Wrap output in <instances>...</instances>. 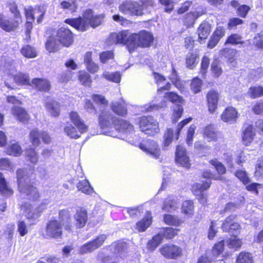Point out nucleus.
<instances>
[{"mask_svg": "<svg viewBox=\"0 0 263 263\" xmlns=\"http://www.w3.org/2000/svg\"><path fill=\"white\" fill-rule=\"evenodd\" d=\"M153 40L152 34L145 30L141 31L139 33H132L128 30L112 33L108 39L110 44H122L126 45L130 52L138 46H149Z\"/></svg>", "mask_w": 263, "mask_h": 263, "instance_id": "1", "label": "nucleus"}, {"mask_svg": "<svg viewBox=\"0 0 263 263\" xmlns=\"http://www.w3.org/2000/svg\"><path fill=\"white\" fill-rule=\"evenodd\" d=\"M99 125L102 129L104 130L103 133L111 137H117L110 131L105 130L106 129H111L113 126L120 132L124 133L127 135V141L133 145H136L138 137L135 136L133 139L129 136L134 131L133 126L128 122L124 120H119L109 111H104L101 113L99 118Z\"/></svg>", "mask_w": 263, "mask_h": 263, "instance_id": "2", "label": "nucleus"}, {"mask_svg": "<svg viewBox=\"0 0 263 263\" xmlns=\"http://www.w3.org/2000/svg\"><path fill=\"white\" fill-rule=\"evenodd\" d=\"M63 227L65 230L71 232L73 226L71 220V214L68 209L61 210L59 213V220H50L46 227L47 237L55 239L61 238Z\"/></svg>", "mask_w": 263, "mask_h": 263, "instance_id": "3", "label": "nucleus"}, {"mask_svg": "<svg viewBox=\"0 0 263 263\" xmlns=\"http://www.w3.org/2000/svg\"><path fill=\"white\" fill-rule=\"evenodd\" d=\"M103 18L104 16L103 15H95L92 11L88 9L84 12L83 17L68 18L65 21V22L77 30L84 31L89 26L94 28L100 25Z\"/></svg>", "mask_w": 263, "mask_h": 263, "instance_id": "4", "label": "nucleus"}, {"mask_svg": "<svg viewBox=\"0 0 263 263\" xmlns=\"http://www.w3.org/2000/svg\"><path fill=\"white\" fill-rule=\"evenodd\" d=\"M18 188L22 193L26 194L28 198L33 200L39 197V193L36 187L31 184L30 177L33 175L32 170L29 173L27 170L19 169L16 172Z\"/></svg>", "mask_w": 263, "mask_h": 263, "instance_id": "5", "label": "nucleus"}, {"mask_svg": "<svg viewBox=\"0 0 263 263\" xmlns=\"http://www.w3.org/2000/svg\"><path fill=\"white\" fill-rule=\"evenodd\" d=\"M142 5L137 2H126L119 7L120 11L124 14L132 15H141L143 9H148L154 6L153 0H140Z\"/></svg>", "mask_w": 263, "mask_h": 263, "instance_id": "6", "label": "nucleus"}, {"mask_svg": "<svg viewBox=\"0 0 263 263\" xmlns=\"http://www.w3.org/2000/svg\"><path fill=\"white\" fill-rule=\"evenodd\" d=\"M4 65L5 71L7 74L12 77L14 82L18 85H26L29 84V76L27 74L23 73L21 72H17L15 69V63L14 61L11 59H8L5 61Z\"/></svg>", "mask_w": 263, "mask_h": 263, "instance_id": "7", "label": "nucleus"}, {"mask_svg": "<svg viewBox=\"0 0 263 263\" xmlns=\"http://www.w3.org/2000/svg\"><path fill=\"white\" fill-rule=\"evenodd\" d=\"M141 130L146 135L154 136L160 132L157 121L152 116H143L139 119Z\"/></svg>", "mask_w": 263, "mask_h": 263, "instance_id": "8", "label": "nucleus"}, {"mask_svg": "<svg viewBox=\"0 0 263 263\" xmlns=\"http://www.w3.org/2000/svg\"><path fill=\"white\" fill-rule=\"evenodd\" d=\"M7 101L8 103L14 105L11 111V114L17 120L23 123L28 121L29 116L27 112L23 108L17 106L21 103L19 100L17 99L13 96H8L7 97Z\"/></svg>", "mask_w": 263, "mask_h": 263, "instance_id": "9", "label": "nucleus"}, {"mask_svg": "<svg viewBox=\"0 0 263 263\" xmlns=\"http://www.w3.org/2000/svg\"><path fill=\"white\" fill-rule=\"evenodd\" d=\"M223 248L224 241H219L214 246L212 251H207L204 255L199 257L197 263H211L222 254Z\"/></svg>", "mask_w": 263, "mask_h": 263, "instance_id": "10", "label": "nucleus"}, {"mask_svg": "<svg viewBox=\"0 0 263 263\" xmlns=\"http://www.w3.org/2000/svg\"><path fill=\"white\" fill-rule=\"evenodd\" d=\"M106 238V235L105 234L98 236L92 241H89L81 246L79 248V253L82 255L93 252L103 244Z\"/></svg>", "mask_w": 263, "mask_h": 263, "instance_id": "11", "label": "nucleus"}, {"mask_svg": "<svg viewBox=\"0 0 263 263\" xmlns=\"http://www.w3.org/2000/svg\"><path fill=\"white\" fill-rule=\"evenodd\" d=\"M192 119V118H189L183 120L181 122H180L178 125L175 134H174V132L172 129L168 128L167 129L164 135V142L163 145L164 149H165L167 146H168L171 144L172 140L174 137L176 140L178 139L180 132L181 130V129L183 127L184 125H185L186 124L191 122Z\"/></svg>", "mask_w": 263, "mask_h": 263, "instance_id": "12", "label": "nucleus"}, {"mask_svg": "<svg viewBox=\"0 0 263 263\" xmlns=\"http://www.w3.org/2000/svg\"><path fill=\"white\" fill-rule=\"evenodd\" d=\"M139 148L147 154L155 159L159 158L161 154L160 149L158 143L154 140L148 139L139 145Z\"/></svg>", "mask_w": 263, "mask_h": 263, "instance_id": "13", "label": "nucleus"}, {"mask_svg": "<svg viewBox=\"0 0 263 263\" xmlns=\"http://www.w3.org/2000/svg\"><path fill=\"white\" fill-rule=\"evenodd\" d=\"M211 182L210 180L203 181L202 183H196L193 184L192 191L194 194L198 196L199 202L204 205L207 202V194L204 191L208 190L211 185Z\"/></svg>", "mask_w": 263, "mask_h": 263, "instance_id": "14", "label": "nucleus"}, {"mask_svg": "<svg viewBox=\"0 0 263 263\" xmlns=\"http://www.w3.org/2000/svg\"><path fill=\"white\" fill-rule=\"evenodd\" d=\"M24 10L27 21H34V16L36 15L37 22L40 23L43 20L46 8L44 6H39L34 9L28 6L25 8Z\"/></svg>", "mask_w": 263, "mask_h": 263, "instance_id": "15", "label": "nucleus"}, {"mask_svg": "<svg viewBox=\"0 0 263 263\" xmlns=\"http://www.w3.org/2000/svg\"><path fill=\"white\" fill-rule=\"evenodd\" d=\"M21 23L22 19L18 16L15 19L13 17L7 18L0 14V27L6 31L10 32L16 29Z\"/></svg>", "mask_w": 263, "mask_h": 263, "instance_id": "16", "label": "nucleus"}, {"mask_svg": "<svg viewBox=\"0 0 263 263\" xmlns=\"http://www.w3.org/2000/svg\"><path fill=\"white\" fill-rule=\"evenodd\" d=\"M45 208V206L41 210L39 209L34 210L31 204L26 203L22 206V210H23V214L29 220L30 225H32L36 223L37 219L40 217V213Z\"/></svg>", "mask_w": 263, "mask_h": 263, "instance_id": "17", "label": "nucleus"}, {"mask_svg": "<svg viewBox=\"0 0 263 263\" xmlns=\"http://www.w3.org/2000/svg\"><path fill=\"white\" fill-rule=\"evenodd\" d=\"M40 139L45 144H49L51 141V138L46 132H40L37 129H34L30 133V141L32 145L37 146L40 144Z\"/></svg>", "mask_w": 263, "mask_h": 263, "instance_id": "18", "label": "nucleus"}, {"mask_svg": "<svg viewBox=\"0 0 263 263\" xmlns=\"http://www.w3.org/2000/svg\"><path fill=\"white\" fill-rule=\"evenodd\" d=\"M57 38L59 42L65 47L70 46L73 42L72 33L69 29L65 27H61L58 29Z\"/></svg>", "mask_w": 263, "mask_h": 263, "instance_id": "19", "label": "nucleus"}, {"mask_svg": "<svg viewBox=\"0 0 263 263\" xmlns=\"http://www.w3.org/2000/svg\"><path fill=\"white\" fill-rule=\"evenodd\" d=\"M161 254L165 258L175 259L182 254V249L174 245H164L160 249Z\"/></svg>", "mask_w": 263, "mask_h": 263, "instance_id": "20", "label": "nucleus"}, {"mask_svg": "<svg viewBox=\"0 0 263 263\" xmlns=\"http://www.w3.org/2000/svg\"><path fill=\"white\" fill-rule=\"evenodd\" d=\"M73 226L76 229L84 227L88 221V214L84 208H78L73 216Z\"/></svg>", "mask_w": 263, "mask_h": 263, "instance_id": "21", "label": "nucleus"}, {"mask_svg": "<svg viewBox=\"0 0 263 263\" xmlns=\"http://www.w3.org/2000/svg\"><path fill=\"white\" fill-rule=\"evenodd\" d=\"M175 161L176 163L181 166L189 168L191 164L189 157L187 155L185 148L182 146H177L175 153Z\"/></svg>", "mask_w": 263, "mask_h": 263, "instance_id": "22", "label": "nucleus"}, {"mask_svg": "<svg viewBox=\"0 0 263 263\" xmlns=\"http://www.w3.org/2000/svg\"><path fill=\"white\" fill-rule=\"evenodd\" d=\"M71 122L77 127L81 134L86 133L88 130V126L76 111H72L69 114Z\"/></svg>", "mask_w": 263, "mask_h": 263, "instance_id": "23", "label": "nucleus"}, {"mask_svg": "<svg viewBox=\"0 0 263 263\" xmlns=\"http://www.w3.org/2000/svg\"><path fill=\"white\" fill-rule=\"evenodd\" d=\"M238 117V113L233 107L226 108L221 115V120L225 122L233 124L236 122Z\"/></svg>", "mask_w": 263, "mask_h": 263, "instance_id": "24", "label": "nucleus"}, {"mask_svg": "<svg viewBox=\"0 0 263 263\" xmlns=\"http://www.w3.org/2000/svg\"><path fill=\"white\" fill-rule=\"evenodd\" d=\"M206 100L209 111L213 114L217 108L219 93L216 91L210 90L206 95Z\"/></svg>", "mask_w": 263, "mask_h": 263, "instance_id": "25", "label": "nucleus"}, {"mask_svg": "<svg viewBox=\"0 0 263 263\" xmlns=\"http://www.w3.org/2000/svg\"><path fill=\"white\" fill-rule=\"evenodd\" d=\"M47 111L53 117H58L60 115V104L51 98H47L45 102Z\"/></svg>", "mask_w": 263, "mask_h": 263, "instance_id": "26", "label": "nucleus"}, {"mask_svg": "<svg viewBox=\"0 0 263 263\" xmlns=\"http://www.w3.org/2000/svg\"><path fill=\"white\" fill-rule=\"evenodd\" d=\"M203 138L208 142L217 140L219 134L213 125L209 124L204 127L202 130Z\"/></svg>", "mask_w": 263, "mask_h": 263, "instance_id": "27", "label": "nucleus"}, {"mask_svg": "<svg viewBox=\"0 0 263 263\" xmlns=\"http://www.w3.org/2000/svg\"><path fill=\"white\" fill-rule=\"evenodd\" d=\"M152 223V216L150 212H147L145 216L136 223V229L139 232H144Z\"/></svg>", "mask_w": 263, "mask_h": 263, "instance_id": "28", "label": "nucleus"}, {"mask_svg": "<svg viewBox=\"0 0 263 263\" xmlns=\"http://www.w3.org/2000/svg\"><path fill=\"white\" fill-rule=\"evenodd\" d=\"M5 152L8 155L19 157L22 154L23 149L17 142L11 141L8 145Z\"/></svg>", "mask_w": 263, "mask_h": 263, "instance_id": "29", "label": "nucleus"}, {"mask_svg": "<svg viewBox=\"0 0 263 263\" xmlns=\"http://www.w3.org/2000/svg\"><path fill=\"white\" fill-rule=\"evenodd\" d=\"M235 218V216L231 215L226 218L223 222L221 228L223 231H228L231 232L232 230H237L240 228V225L237 222H233V221Z\"/></svg>", "mask_w": 263, "mask_h": 263, "instance_id": "30", "label": "nucleus"}, {"mask_svg": "<svg viewBox=\"0 0 263 263\" xmlns=\"http://www.w3.org/2000/svg\"><path fill=\"white\" fill-rule=\"evenodd\" d=\"M111 108L112 110L119 116H124L127 114L126 105L122 99L118 102H113Z\"/></svg>", "mask_w": 263, "mask_h": 263, "instance_id": "31", "label": "nucleus"}, {"mask_svg": "<svg viewBox=\"0 0 263 263\" xmlns=\"http://www.w3.org/2000/svg\"><path fill=\"white\" fill-rule=\"evenodd\" d=\"M31 86L40 91H48L50 88V84L48 80L44 79L35 78L32 80Z\"/></svg>", "mask_w": 263, "mask_h": 263, "instance_id": "32", "label": "nucleus"}, {"mask_svg": "<svg viewBox=\"0 0 263 263\" xmlns=\"http://www.w3.org/2000/svg\"><path fill=\"white\" fill-rule=\"evenodd\" d=\"M111 249H114V253L123 258L125 256L126 253L127 244L121 241H118L113 243L111 246Z\"/></svg>", "mask_w": 263, "mask_h": 263, "instance_id": "33", "label": "nucleus"}, {"mask_svg": "<svg viewBox=\"0 0 263 263\" xmlns=\"http://www.w3.org/2000/svg\"><path fill=\"white\" fill-rule=\"evenodd\" d=\"M211 27L209 23L204 22L200 24L198 29V34L200 43H202L210 33Z\"/></svg>", "mask_w": 263, "mask_h": 263, "instance_id": "34", "label": "nucleus"}, {"mask_svg": "<svg viewBox=\"0 0 263 263\" xmlns=\"http://www.w3.org/2000/svg\"><path fill=\"white\" fill-rule=\"evenodd\" d=\"M181 212L187 217H192L194 214V205L192 200H187L183 202L181 208Z\"/></svg>", "mask_w": 263, "mask_h": 263, "instance_id": "35", "label": "nucleus"}, {"mask_svg": "<svg viewBox=\"0 0 263 263\" xmlns=\"http://www.w3.org/2000/svg\"><path fill=\"white\" fill-rule=\"evenodd\" d=\"M178 207V201L173 196H170L166 199L163 206V210L167 212L175 211Z\"/></svg>", "mask_w": 263, "mask_h": 263, "instance_id": "36", "label": "nucleus"}, {"mask_svg": "<svg viewBox=\"0 0 263 263\" xmlns=\"http://www.w3.org/2000/svg\"><path fill=\"white\" fill-rule=\"evenodd\" d=\"M255 132L252 125L248 126L243 133L242 141L246 145L250 144L253 140Z\"/></svg>", "mask_w": 263, "mask_h": 263, "instance_id": "37", "label": "nucleus"}, {"mask_svg": "<svg viewBox=\"0 0 263 263\" xmlns=\"http://www.w3.org/2000/svg\"><path fill=\"white\" fill-rule=\"evenodd\" d=\"M64 132L67 136L73 139L80 138L82 134L75 126L68 123L64 128Z\"/></svg>", "mask_w": 263, "mask_h": 263, "instance_id": "38", "label": "nucleus"}, {"mask_svg": "<svg viewBox=\"0 0 263 263\" xmlns=\"http://www.w3.org/2000/svg\"><path fill=\"white\" fill-rule=\"evenodd\" d=\"M102 77L108 81H110L116 83H119L121 80L122 75L119 72H110L107 71H105Z\"/></svg>", "mask_w": 263, "mask_h": 263, "instance_id": "39", "label": "nucleus"}, {"mask_svg": "<svg viewBox=\"0 0 263 263\" xmlns=\"http://www.w3.org/2000/svg\"><path fill=\"white\" fill-rule=\"evenodd\" d=\"M77 188L79 191L86 194H91L93 192V189L86 179L79 181L77 184Z\"/></svg>", "mask_w": 263, "mask_h": 263, "instance_id": "40", "label": "nucleus"}, {"mask_svg": "<svg viewBox=\"0 0 263 263\" xmlns=\"http://www.w3.org/2000/svg\"><path fill=\"white\" fill-rule=\"evenodd\" d=\"M201 15L202 13L198 12L187 13L184 18V25L187 27L192 26L194 24L195 20Z\"/></svg>", "mask_w": 263, "mask_h": 263, "instance_id": "41", "label": "nucleus"}, {"mask_svg": "<svg viewBox=\"0 0 263 263\" xmlns=\"http://www.w3.org/2000/svg\"><path fill=\"white\" fill-rule=\"evenodd\" d=\"M185 61L186 67L192 69L198 62V57L196 54L188 53L186 56Z\"/></svg>", "mask_w": 263, "mask_h": 263, "instance_id": "42", "label": "nucleus"}, {"mask_svg": "<svg viewBox=\"0 0 263 263\" xmlns=\"http://www.w3.org/2000/svg\"><path fill=\"white\" fill-rule=\"evenodd\" d=\"M164 97L165 99L176 104V106L181 105L183 102V100L182 97L173 92L165 93Z\"/></svg>", "mask_w": 263, "mask_h": 263, "instance_id": "43", "label": "nucleus"}, {"mask_svg": "<svg viewBox=\"0 0 263 263\" xmlns=\"http://www.w3.org/2000/svg\"><path fill=\"white\" fill-rule=\"evenodd\" d=\"M0 193L5 196H9L13 193L12 190L7 186L6 180L1 173H0Z\"/></svg>", "mask_w": 263, "mask_h": 263, "instance_id": "44", "label": "nucleus"}, {"mask_svg": "<svg viewBox=\"0 0 263 263\" xmlns=\"http://www.w3.org/2000/svg\"><path fill=\"white\" fill-rule=\"evenodd\" d=\"M25 156L27 161L31 163L36 164L38 161V155L34 148L27 149L25 151Z\"/></svg>", "mask_w": 263, "mask_h": 263, "instance_id": "45", "label": "nucleus"}, {"mask_svg": "<svg viewBox=\"0 0 263 263\" xmlns=\"http://www.w3.org/2000/svg\"><path fill=\"white\" fill-rule=\"evenodd\" d=\"M236 263H253V256L248 252H241L237 256Z\"/></svg>", "mask_w": 263, "mask_h": 263, "instance_id": "46", "label": "nucleus"}, {"mask_svg": "<svg viewBox=\"0 0 263 263\" xmlns=\"http://www.w3.org/2000/svg\"><path fill=\"white\" fill-rule=\"evenodd\" d=\"M163 236L159 233L155 236L151 240L147 243V249L151 251H154L158 246L161 242Z\"/></svg>", "mask_w": 263, "mask_h": 263, "instance_id": "47", "label": "nucleus"}, {"mask_svg": "<svg viewBox=\"0 0 263 263\" xmlns=\"http://www.w3.org/2000/svg\"><path fill=\"white\" fill-rule=\"evenodd\" d=\"M15 168V165L8 158H3L0 159V169L1 170H7L8 171H13Z\"/></svg>", "mask_w": 263, "mask_h": 263, "instance_id": "48", "label": "nucleus"}, {"mask_svg": "<svg viewBox=\"0 0 263 263\" xmlns=\"http://www.w3.org/2000/svg\"><path fill=\"white\" fill-rule=\"evenodd\" d=\"M179 229H174L172 228H165L161 229L159 233L167 239H171L177 234Z\"/></svg>", "mask_w": 263, "mask_h": 263, "instance_id": "49", "label": "nucleus"}, {"mask_svg": "<svg viewBox=\"0 0 263 263\" xmlns=\"http://www.w3.org/2000/svg\"><path fill=\"white\" fill-rule=\"evenodd\" d=\"M21 53L27 58H33L36 56L35 49L30 45H26L21 49Z\"/></svg>", "mask_w": 263, "mask_h": 263, "instance_id": "50", "label": "nucleus"}, {"mask_svg": "<svg viewBox=\"0 0 263 263\" xmlns=\"http://www.w3.org/2000/svg\"><path fill=\"white\" fill-rule=\"evenodd\" d=\"M249 95L253 99L263 96V87L260 86L251 87L248 92Z\"/></svg>", "mask_w": 263, "mask_h": 263, "instance_id": "51", "label": "nucleus"}, {"mask_svg": "<svg viewBox=\"0 0 263 263\" xmlns=\"http://www.w3.org/2000/svg\"><path fill=\"white\" fill-rule=\"evenodd\" d=\"M163 220L167 224L175 226H178L182 223V221L177 217L170 214L165 215L163 217Z\"/></svg>", "mask_w": 263, "mask_h": 263, "instance_id": "52", "label": "nucleus"}, {"mask_svg": "<svg viewBox=\"0 0 263 263\" xmlns=\"http://www.w3.org/2000/svg\"><path fill=\"white\" fill-rule=\"evenodd\" d=\"M229 248L237 249L241 246V240L236 236H232L227 241Z\"/></svg>", "mask_w": 263, "mask_h": 263, "instance_id": "53", "label": "nucleus"}, {"mask_svg": "<svg viewBox=\"0 0 263 263\" xmlns=\"http://www.w3.org/2000/svg\"><path fill=\"white\" fill-rule=\"evenodd\" d=\"M79 80L85 86H90L92 82L90 75L85 71H80Z\"/></svg>", "mask_w": 263, "mask_h": 263, "instance_id": "54", "label": "nucleus"}, {"mask_svg": "<svg viewBox=\"0 0 263 263\" xmlns=\"http://www.w3.org/2000/svg\"><path fill=\"white\" fill-rule=\"evenodd\" d=\"M221 54L227 58L230 63H233L237 54V51L232 49H224L222 51Z\"/></svg>", "mask_w": 263, "mask_h": 263, "instance_id": "55", "label": "nucleus"}, {"mask_svg": "<svg viewBox=\"0 0 263 263\" xmlns=\"http://www.w3.org/2000/svg\"><path fill=\"white\" fill-rule=\"evenodd\" d=\"M202 85V81L198 77L194 78L191 83V90L194 93H197L201 91Z\"/></svg>", "mask_w": 263, "mask_h": 263, "instance_id": "56", "label": "nucleus"}, {"mask_svg": "<svg viewBox=\"0 0 263 263\" xmlns=\"http://www.w3.org/2000/svg\"><path fill=\"white\" fill-rule=\"evenodd\" d=\"M235 175L245 185L248 184L250 182L249 177L244 170H237L235 173Z\"/></svg>", "mask_w": 263, "mask_h": 263, "instance_id": "57", "label": "nucleus"}, {"mask_svg": "<svg viewBox=\"0 0 263 263\" xmlns=\"http://www.w3.org/2000/svg\"><path fill=\"white\" fill-rule=\"evenodd\" d=\"M58 47L56 40L52 36L49 37L46 43V48L50 52H54Z\"/></svg>", "mask_w": 263, "mask_h": 263, "instance_id": "58", "label": "nucleus"}, {"mask_svg": "<svg viewBox=\"0 0 263 263\" xmlns=\"http://www.w3.org/2000/svg\"><path fill=\"white\" fill-rule=\"evenodd\" d=\"M125 209L130 216L132 217L139 216L143 212V208L142 206H138L134 208H126Z\"/></svg>", "mask_w": 263, "mask_h": 263, "instance_id": "59", "label": "nucleus"}, {"mask_svg": "<svg viewBox=\"0 0 263 263\" xmlns=\"http://www.w3.org/2000/svg\"><path fill=\"white\" fill-rule=\"evenodd\" d=\"M238 200L239 201V202H229L228 204H227L223 211L224 212H227L234 211L236 208H237L239 206L240 203L244 201L245 199L242 196H239Z\"/></svg>", "mask_w": 263, "mask_h": 263, "instance_id": "60", "label": "nucleus"}, {"mask_svg": "<svg viewBox=\"0 0 263 263\" xmlns=\"http://www.w3.org/2000/svg\"><path fill=\"white\" fill-rule=\"evenodd\" d=\"M114 57L112 51H104L100 53V59L101 63L105 64L110 60H113Z\"/></svg>", "mask_w": 263, "mask_h": 263, "instance_id": "61", "label": "nucleus"}, {"mask_svg": "<svg viewBox=\"0 0 263 263\" xmlns=\"http://www.w3.org/2000/svg\"><path fill=\"white\" fill-rule=\"evenodd\" d=\"M217 222L215 220H212L208 230V238L212 239L215 236L218 232V227Z\"/></svg>", "mask_w": 263, "mask_h": 263, "instance_id": "62", "label": "nucleus"}, {"mask_svg": "<svg viewBox=\"0 0 263 263\" xmlns=\"http://www.w3.org/2000/svg\"><path fill=\"white\" fill-rule=\"evenodd\" d=\"M254 176L256 178L263 176V158L259 159L255 165Z\"/></svg>", "mask_w": 263, "mask_h": 263, "instance_id": "63", "label": "nucleus"}, {"mask_svg": "<svg viewBox=\"0 0 263 263\" xmlns=\"http://www.w3.org/2000/svg\"><path fill=\"white\" fill-rule=\"evenodd\" d=\"M210 164L214 166L219 174H223L226 172L224 166L216 159H214L210 161Z\"/></svg>", "mask_w": 263, "mask_h": 263, "instance_id": "64", "label": "nucleus"}]
</instances>
